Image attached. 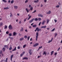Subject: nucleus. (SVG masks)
Listing matches in <instances>:
<instances>
[{
    "instance_id": "obj_9",
    "label": "nucleus",
    "mask_w": 62,
    "mask_h": 62,
    "mask_svg": "<svg viewBox=\"0 0 62 62\" xmlns=\"http://www.w3.org/2000/svg\"><path fill=\"white\" fill-rule=\"evenodd\" d=\"M22 59L23 60H27V59H28V58L27 57H24Z\"/></svg>"
},
{
    "instance_id": "obj_28",
    "label": "nucleus",
    "mask_w": 62,
    "mask_h": 62,
    "mask_svg": "<svg viewBox=\"0 0 62 62\" xmlns=\"http://www.w3.org/2000/svg\"><path fill=\"white\" fill-rule=\"evenodd\" d=\"M16 33L15 32H14L13 33V36H15L16 35Z\"/></svg>"
},
{
    "instance_id": "obj_2",
    "label": "nucleus",
    "mask_w": 62,
    "mask_h": 62,
    "mask_svg": "<svg viewBox=\"0 0 62 62\" xmlns=\"http://www.w3.org/2000/svg\"><path fill=\"white\" fill-rule=\"evenodd\" d=\"M36 29L37 30V32L41 31V29L39 28L38 27L36 28Z\"/></svg>"
},
{
    "instance_id": "obj_46",
    "label": "nucleus",
    "mask_w": 62,
    "mask_h": 62,
    "mask_svg": "<svg viewBox=\"0 0 62 62\" xmlns=\"http://www.w3.org/2000/svg\"><path fill=\"white\" fill-rule=\"evenodd\" d=\"M54 20L55 23H56V22H57V20H56L54 19Z\"/></svg>"
},
{
    "instance_id": "obj_10",
    "label": "nucleus",
    "mask_w": 62,
    "mask_h": 62,
    "mask_svg": "<svg viewBox=\"0 0 62 62\" xmlns=\"http://www.w3.org/2000/svg\"><path fill=\"white\" fill-rule=\"evenodd\" d=\"M13 55L12 54L10 56V58H11V61H12V58H13Z\"/></svg>"
},
{
    "instance_id": "obj_11",
    "label": "nucleus",
    "mask_w": 62,
    "mask_h": 62,
    "mask_svg": "<svg viewBox=\"0 0 62 62\" xmlns=\"http://www.w3.org/2000/svg\"><path fill=\"white\" fill-rule=\"evenodd\" d=\"M38 16L39 17H43V15H41V14H39Z\"/></svg>"
},
{
    "instance_id": "obj_56",
    "label": "nucleus",
    "mask_w": 62,
    "mask_h": 62,
    "mask_svg": "<svg viewBox=\"0 0 62 62\" xmlns=\"http://www.w3.org/2000/svg\"><path fill=\"white\" fill-rule=\"evenodd\" d=\"M42 46H41V47H39V49H41V48H42Z\"/></svg>"
},
{
    "instance_id": "obj_13",
    "label": "nucleus",
    "mask_w": 62,
    "mask_h": 62,
    "mask_svg": "<svg viewBox=\"0 0 62 62\" xmlns=\"http://www.w3.org/2000/svg\"><path fill=\"white\" fill-rule=\"evenodd\" d=\"M16 50V47L14 49L12 50V52H13L14 51H15Z\"/></svg>"
},
{
    "instance_id": "obj_3",
    "label": "nucleus",
    "mask_w": 62,
    "mask_h": 62,
    "mask_svg": "<svg viewBox=\"0 0 62 62\" xmlns=\"http://www.w3.org/2000/svg\"><path fill=\"white\" fill-rule=\"evenodd\" d=\"M12 27L11 25H10L9 26L8 29H10V30H12Z\"/></svg>"
},
{
    "instance_id": "obj_25",
    "label": "nucleus",
    "mask_w": 62,
    "mask_h": 62,
    "mask_svg": "<svg viewBox=\"0 0 62 62\" xmlns=\"http://www.w3.org/2000/svg\"><path fill=\"white\" fill-rule=\"evenodd\" d=\"M47 54V53L46 52V51H45L42 54L44 55V54Z\"/></svg>"
},
{
    "instance_id": "obj_12",
    "label": "nucleus",
    "mask_w": 62,
    "mask_h": 62,
    "mask_svg": "<svg viewBox=\"0 0 62 62\" xmlns=\"http://www.w3.org/2000/svg\"><path fill=\"white\" fill-rule=\"evenodd\" d=\"M53 38H52L51 40L49 41H48V43H50V42H51L52 41V40H53Z\"/></svg>"
},
{
    "instance_id": "obj_60",
    "label": "nucleus",
    "mask_w": 62,
    "mask_h": 62,
    "mask_svg": "<svg viewBox=\"0 0 62 62\" xmlns=\"http://www.w3.org/2000/svg\"><path fill=\"white\" fill-rule=\"evenodd\" d=\"M29 8H31V5H29Z\"/></svg>"
},
{
    "instance_id": "obj_57",
    "label": "nucleus",
    "mask_w": 62,
    "mask_h": 62,
    "mask_svg": "<svg viewBox=\"0 0 62 62\" xmlns=\"http://www.w3.org/2000/svg\"><path fill=\"white\" fill-rule=\"evenodd\" d=\"M26 19H27V18H26V19H24V22H25V21H26Z\"/></svg>"
},
{
    "instance_id": "obj_29",
    "label": "nucleus",
    "mask_w": 62,
    "mask_h": 62,
    "mask_svg": "<svg viewBox=\"0 0 62 62\" xmlns=\"http://www.w3.org/2000/svg\"><path fill=\"white\" fill-rule=\"evenodd\" d=\"M55 36H54V37L56 38V36H57V33H55Z\"/></svg>"
},
{
    "instance_id": "obj_42",
    "label": "nucleus",
    "mask_w": 62,
    "mask_h": 62,
    "mask_svg": "<svg viewBox=\"0 0 62 62\" xmlns=\"http://www.w3.org/2000/svg\"><path fill=\"white\" fill-rule=\"evenodd\" d=\"M9 36H12V34H11V33H9V34H8Z\"/></svg>"
},
{
    "instance_id": "obj_34",
    "label": "nucleus",
    "mask_w": 62,
    "mask_h": 62,
    "mask_svg": "<svg viewBox=\"0 0 62 62\" xmlns=\"http://www.w3.org/2000/svg\"><path fill=\"white\" fill-rule=\"evenodd\" d=\"M13 3H14V0H12L11 1V4H13Z\"/></svg>"
},
{
    "instance_id": "obj_58",
    "label": "nucleus",
    "mask_w": 62,
    "mask_h": 62,
    "mask_svg": "<svg viewBox=\"0 0 62 62\" xmlns=\"http://www.w3.org/2000/svg\"><path fill=\"white\" fill-rule=\"evenodd\" d=\"M47 2V0H44V2L45 3H46Z\"/></svg>"
},
{
    "instance_id": "obj_44",
    "label": "nucleus",
    "mask_w": 62,
    "mask_h": 62,
    "mask_svg": "<svg viewBox=\"0 0 62 62\" xmlns=\"http://www.w3.org/2000/svg\"><path fill=\"white\" fill-rule=\"evenodd\" d=\"M41 22H40L39 23V26H40V24H41Z\"/></svg>"
},
{
    "instance_id": "obj_8",
    "label": "nucleus",
    "mask_w": 62,
    "mask_h": 62,
    "mask_svg": "<svg viewBox=\"0 0 62 62\" xmlns=\"http://www.w3.org/2000/svg\"><path fill=\"white\" fill-rule=\"evenodd\" d=\"M34 18L32 19L30 21L29 23H32V22L33 21H34Z\"/></svg>"
},
{
    "instance_id": "obj_22",
    "label": "nucleus",
    "mask_w": 62,
    "mask_h": 62,
    "mask_svg": "<svg viewBox=\"0 0 62 62\" xmlns=\"http://www.w3.org/2000/svg\"><path fill=\"white\" fill-rule=\"evenodd\" d=\"M26 46V45L25 44L23 46V48H25Z\"/></svg>"
},
{
    "instance_id": "obj_27",
    "label": "nucleus",
    "mask_w": 62,
    "mask_h": 62,
    "mask_svg": "<svg viewBox=\"0 0 62 62\" xmlns=\"http://www.w3.org/2000/svg\"><path fill=\"white\" fill-rule=\"evenodd\" d=\"M10 17H12L13 16H12V13H10Z\"/></svg>"
},
{
    "instance_id": "obj_32",
    "label": "nucleus",
    "mask_w": 62,
    "mask_h": 62,
    "mask_svg": "<svg viewBox=\"0 0 62 62\" xmlns=\"http://www.w3.org/2000/svg\"><path fill=\"white\" fill-rule=\"evenodd\" d=\"M24 38L25 39H27V36L26 35H25L24 36Z\"/></svg>"
},
{
    "instance_id": "obj_49",
    "label": "nucleus",
    "mask_w": 62,
    "mask_h": 62,
    "mask_svg": "<svg viewBox=\"0 0 62 62\" xmlns=\"http://www.w3.org/2000/svg\"><path fill=\"white\" fill-rule=\"evenodd\" d=\"M2 54V51L1 50L0 51V54Z\"/></svg>"
},
{
    "instance_id": "obj_48",
    "label": "nucleus",
    "mask_w": 62,
    "mask_h": 62,
    "mask_svg": "<svg viewBox=\"0 0 62 62\" xmlns=\"http://www.w3.org/2000/svg\"><path fill=\"white\" fill-rule=\"evenodd\" d=\"M56 8H58L59 7V5H58L56 6Z\"/></svg>"
},
{
    "instance_id": "obj_6",
    "label": "nucleus",
    "mask_w": 62,
    "mask_h": 62,
    "mask_svg": "<svg viewBox=\"0 0 62 62\" xmlns=\"http://www.w3.org/2000/svg\"><path fill=\"white\" fill-rule=\"evenodd\" d=\"M45 22H46V21L45 20H43V22H42V24L43 25Z\"/></svg>"
},
{
    "instance_id": "obj_37",
    "label": "nucleus",
    "mask_w": 62,
    "mask_h": 62,
    "mask_svg": "<svg viewBox=\"0 0 62 62\" xmlns=\"http://www.w3.org/2000/svg\"><path fill=\"white\" fill-rule=\"evenodd\" d=\"M34 20L35 21H38V18H35V19H34Z\"/></svg>"
},
{
    "instance_id": "obj_36",
    "label": "nucleus",
    "mask_w": 62,
    "mask_h": 62,
    "mask_svg": "<svg viewBox=\"0 0 62 62\" xmlns=\"http://www.w3.org/2000/svg\"><path fill=\"white\" fill-rule=\"evenodd\" d=\"M2 1L4 2V3H7V1L5 0H2Z\"/></svg>"
},
{
    "instance_id": "obj_18",
    "label": "nucleus",
    "mask_w": 62,
    "mask_h": 62,
    "mask_svg": "<svg viewBox=\"0 0 62 62\" xmlns=\"http://www.w3.org/2000/svg\"><path fill=\"white\" fill-rule=\"evenodd\" d=\"M21 29L20 30V32H22V31H23V27L21 28Z\"/></svg>"
},
{
    "instance_id": "obj_51",
    "label": "nucleus",
    "mask_w": 62,
    "mask_h": 62,
    "mask_svg": "<svg viewBox=\"0 0 62 62\" xmlns=\"http://www.w3.org/2000/svg\"><path fill=\"white\" fill-rule=\"evenodd\" d=\"M60 49V47H59L57 50V51H59V50Z\"/></svg>"
},
{
    "instance_id": "obj_41",
    "label": "nucleus",
    "mask_w": 62,
    "mask_h": 62,
    "mask_svg": "<svg viewBox=\"0 0 62 62\" xmlns=\"http://www.w3.org/2000/svg\"><path fill=\"white\" fill-rule=\"evenodd\" d=\"M41 55L40 56H38L37 58H39L40 57H41Z\"/></svg>"
},
{
    "instance_id": "obj_63",
    "label": "nucleus",
    "mask_w": 62,
    "mask_h": 62,
    "mask_svg": "<svg viewBox=\"0 0 62 62\" xmlns=\"http://www.w3.org/2000/svg\"><path fill=\"white\" fill-rule=\"evenodd\" d=\"M4 9H7V8H4Z\"/></svg>"
},
{
    "instance_id": "obj_53",
    "label": "nucleus",
    "mask_w": 62,
    "mask_h": 62,
    "mask_svg": "<svg viewBox=\"0 0 62 62\" xmlns=\"http://www.w3.org/2000/svg\"><path fill=\"white\" fill-rule=\"evenodd\" d=\"M17 49H20V46H18Z\"/></svg>"
},
{
    "instance_id": "obj_59",
    "label": "nucleus",
    "mask_w": 62,
    "mask_h": 62,
    "mask_svg": "<svg viewBox=\"0 0 62 62\" xmlns=\"http://www.w3.org/2000/svg\"><path fill=\"white\" fill-rule=\"evenodd\" d=\"M29 19H30V18H31V16H29Z\"/></svg>"
},
{
    "instance_id": "obj_16",
    "label": "nucleus",
    "mask_w": 62,
    "mask_h": 62,
    "mask_svg": "<svg viewBox=\"0 0 62 62\" xmlns=\"http://www.w3.org/2000/svg\"><path fill=\"white\" fill-rule=\"evenodd\" d=\"M51 13V11H49L48 12H47L46 13V14H50Z\"/></svg>"
},
{
    "instance_id": "obj_62",
    "label": "nucleus",
    "mask_w": 62,
    "mask_h": 62,
    "mask_svg": "<svg viewBox=\"0 0 62 62\" xmlns=\"http://www.w3.org/2000/svg\"><path fill=\"white\" fill-rule=\"evenodd\" d=\"M32 38H31L30 39V41H32Z\"/></svg>"
},
{
    "instance_id": "obj_30",
    "label": "nucleus",
    "mask_w": 62,
    "mask_h": 62,
    "mask_svg": "<svg viewBox=\"0 0 62 62\" xmlns=\"http://www.w3.org/2000/svg\"><path fill=\"white\" fill-rule=\"evenodd\" d=\"M25 10H26L27 12H29V10L27 8H26Z\"/></svg>"
},
{
    "instance_id": "obj_15",
    "label": "nucleus",
    "mask_w": 62,
    "mask_h": 62,
    "mask_svg": "<svg viewBox=\"0 0 62 62\" xmlns=\"http://www.w3.org/2000/svg\"><path fill=\"white\" fill-rule=\"evenodd\" d=\"M30 51L29 52V53L30 54V55L32 54L31 51H32V50L31 49L30 50H29Z\"/></svg>"
},
{
    "instance_id": "obj_54",
    "label": "nucleus",
    "mask_w": 62,
    "mask_h": 62,
    "mask_svg": "<svg viewBox=\"0 0 62 62\" xmlns=\"http://www.w3.org/2000/svg\"><path fill=\"white\" fill-rule=\"evenodd\" d=\"M9 7H8L6 8V9H9Z\"/></svg>"
},
{
    "instance_id": "obj_39",
    "label": "nucleus",
    "mask_w": 62,
    "mask_h": 62,
    "mask_svg": "<svg viewBox=\"0 0 62 62\" xmlns=\"http://www.w3.org/2000/svg\"><path fill=\"white\" fill-rule=\"evenodd\" d=\"M54 30H55V28H54V29H53V30H51V31L52 32H53V31H54Z\"/></svg>"
},
{
    "instance_id": "obj_52",
    "label": "nucleus",
    "mask_w": 62,
    "mask_h": 62,
    "mask_svg": "<svg viewBox=\"0 0 62 62\" xmlns=\"http://www.w3.org/2000/svg\"><path fill=\"white\" fill-rule=\"evenodd\" d=\"M27 2H28V0H27L25 1V3H27Z\"/></svg>"
},
{
    "instance_id": "obj_33",
    "label": "nucleus",
    "mask_w": 62,
    "mask_h": 62,
    "mask_svg": "<svg viewBox=\"0 0 62 62\" xmlns=\"http://www.w3.org/2000/svg\"><path fill=\"white\" fill-rule=\"evenodd\" d=\"M3 23L1 22V23H0V26H2V25H3Z\"/></svg>"
},
{
    "instance_id": "obj_55",
    "label": "nucleus",
    "mask_w": 62,
    "mask_h": 62,
    "mask_svg": "<svg viewBox=\"0 0 62 62\" xmlns=\"http://www.w3.org/2000/svg\"><path fill=\"white\" fill-rule=\"evenodd\" d=\"M36 12V10H35L33 12H32V13H35Z\"/></svg>"
},
{
    "instance_id": "obj_20",
    "label": "nucleus",
    "mask_w": 62,
    "mask_h": 62,
    "mask_svg": "<svg viewBox=\"0 0 62 62\" xmlns=\"http://www.w3.org/2000/svg\"><path fill=\"white\" fill-rule=\"evenodd\" d=\"M46 21H47V23H48L49 22V21H50V20L49 19H47L46 20Z\"/></svg>"
},
{
    "instance_id": "obj_50",
    "label": "nucleus",
    "mask_w": 62,
    "mask_h": 62,
    "mask_svg": "<svg viewBox=\"0 0 62 62\" xmlns=\"http://www.w3.org/2000/svg\"><path fill=\"white\" fill-rule=\"evenodd\" d=\"M31 10H32L33 9V7H31L30 8Z\"/></svg>"
},
{
    "instance_id": "obj_4",
    "label": "nucleus",
    "mask_w": 62,
    "mask_h": 62,
    "mask_svg": "<svg viewBox=\"0 0 62 62\" xmlns=\"http://www.w3.org/2000/svg\"><path fill=\"white\" fill-rule=\"evenodd\" d=\"M25 53V52H23V53H22L20 54V56H21V57H22V56H23V55Z\"/></svg>"
},
{
    "instance_id": "obj_40",
    "label": "nucleus",
    "mask_w": 62,
    "mask_h": 62,
    "mask_svg": "<svg viewBox=\"0 0 62 62\" xmlns=\"http://www.w3.org/2000/svg\"><path fill=\"white\" fill-rule=\"evenodd\" d=\"M8 58H6V60L4 61L6 62H7V60H8Z\"/></svg>"
},
{
    "instance_id": "obj_14",
    "label": "nucleus",
    "mask_w": 62,
    "mask_h": 62,
    "mask_svg": "<svg viewBox=\"0 0 62 62\" xmlns=\"http://www.w3.org/2000/svg\"><path fill=\"white\" fill-rule=\"evenodd\" d=\"M4 47H6L8 49V47L7 45H4Z\"/></svg>"
},
{
    "instance_id": "obj_5",
    "label": "nucleus",
    "mask_w": 62,
    "mask_h": 62,
    "mask_svg": "<svg viewBox=\"0 0 62 62\" xmlns=\"http://www.w3.org/2000/svg\"><path fill=\"white\" fill-rule=\"evenodd\" d=\"M46 26H42L41 27V28H46Z\"/></svg>"
},
{
    "instance_id": "obj_43",
    "label": "nucleus",
    "mask_w": 62,
    "mask_h": 62,
    "mask_svg": "<svg viewBox=\"0 0 62 62\" xmlns=\"http://www.w3.org/2000/svg\"><path fill=\"white\" fill-rule=\"evenodd\" d=\"M9 50H12V47H10L9 48Z\"/></svg>"
},
{
    "instance_id": "obj_1",
    "label": "nucleus",
    "mask_w": 62,
    "mask_h": 62,
    "mask_svg": "<svg viewBox=\"0 0 62 62\" xmlns=\"http://www.w3.org/2000/svg\"><path fill=\"white\" fill-rule=\"evenodd\" d=\"M36 41H37L38 39V36H39V33L38 32H37L36 34Z\"/></svg>"
},
{
    "instance_id": "obj_47",
    "label": "nucleus",
    "mask_w": 62,
    "mask_h": 62,
    "mask_svg": "<svg viewBox=\"0 0 62 62\" xmlns=\"http://www.w3.org/2000/svg\"><path fill=\"white\" fill-rule=\"evenodd\" d=\"M57 53L55 52V54H54V55H55V56H56V54H57Z\"/></svg>"
},
{
    "instance_id": "obj_45",
    "label": "nucleus",
    "mask_w": 62,
    "mask_h": 62,
    "mask_svg": "<svg viewBox=\"0 0 62 62\" xmlns=\"http://www.w3.org/2000/svg\"><path fill=\"white\" fill-rule=\"evenodd\" d=\"M9 33V32H8V31H7L6 32V34H8Z\"/></svg>"
},
{
    "instance_id": "obj_7",
    "label": "nucleus",
    "mask_w": 62,
    "mask_h": 62,
    "mask_svg": "<svg viewBox=\"0 0 62 62\" xmlns=\"http://www.w3.org/2000/svg\"><path fill=\"white\" fill-rule=\"evenodd\" d=\"M38 45H39V43H37L34 45L33 47H36L37 46H38Z\"/></svg>"
},
{
    "instance_id": "obj_26",
    "label": "nucleus",
    "mask_w": 62,
    "mask_h": 62,
    "mask_svg": "<svg viewBox=\"0 0 62 62\" xmlns=\"http://www.w3.org/2000/svg\"><path fill=\"white\" fill-rule=\"evenodd\" d=\"M39 0H37V1L36 0L34 1V2H35V3H38V2H39Z\"/></svg>"
},
{
    "instance_id": "obj_19",
    "label": "nucleus",
    "mask_w": 62,
    "mask_h": 62,
    "mask_svg": "<svg viewBox=\"0 0 62 62\" xmlns=\"http://www.w3.org/2000/svg\"><path fill=\"white\" fill-rule=\"evenodd\" d=\"M2 50L4 51V52H5V50H6V48L5 47H3L2 48Z\"/></svg>"
},
{
    "instance_id": "obj_23",
    "label": "nucleus",
    "mask_w": 62,
    "mask_h": 62,
    "mask_svg": "<svg viewBox=\"0 0 62 62\" xmlns=\"http://www.w3.org/2000/svg\"><path fill=\"white\" fill-rule=\"evenodd\" d=\"M32 27H35V28H36V27H37V25L35 24L33 25Z\"/></svg>"
},
{
    "instance_id": "obj_21",
    "label": "nucleus",
    "mask_w": 62,
    "mask_h": 62,
    "mask_svg": "<svg viewBox=\"0 0 62 62\" xmlns=\"http://www.w3.org/2000/svg\"><path fill=\"white\" fill-rule=\"evenodd\" d=\"M8 28V26L5 25V27H4V29H7Z\"/></svg>"
},
{
    "instance_id": "obj_31",
    "label": "nucleus",
    "mask_w": 62,
    "mask_h": 62,
    "mask_svg": "<svg viewBox=\"0 0 62 62\" xmlns=\"http://www.w3.org/2000/svg\"><path fill=\"white\" fill-rule=\"evenodd\" d=\"M53 53H54V51H52L51 52V55H52L53 54Z\"/></svg>"
},
{
    "instance_id": "obj_24",
    "label": "nucleus",
    "mask_w": 62,
    "mask_h": 62,
    "mask_svg": "<svg viewBox=\"0 0 62 62\" xmlns=\"http://www.w3.org/2000/svg\"><path fill=\"white\" fill-rule=\"evenodd\" d=\"M14 7L15 9H17L18 8V6H14Z\"/></svg>"
},
{
    "instance_id": "obj_17",
    "label": "nucleus",
    "mask_w": 62,
    "mask_h": 62,
    "mask_svg": "<svg viewBox=\"0 0 62 62\" xmlns=\"http://www.w3.org/2000/svg\"><path fill=\"white\" fill-rule=\"evenodd\" d=\"M23 39H24L23 38H20L19 39V40L20 41H22V40H23Z\"/></svg>"
},
{
    "instance_id": "obj_61",
    "label": "nucleus",
    "mask_w": 62,
    "mask_h": 62,
    "mask_svg": "<svg viewBox=\"0 0 62 62\" xmlns=\"http://www.w3.org/2000/svg\"><path fill=\"white\" fill-rule=\"evenodd\" d=\"M6 40V41H8V39H7Z\"/></svg>"
},
{
    "instance_id": "obj_35",
    "label": "nucleus",
    "mask_w": 62,
    "mask_h": 62,
    "mask_svg": "<svg viewBox=\"0 0 62 62\" xmlns=\"http://www.w3.org/2000/svg\"><path fill=\"white\" fill-rule=\"evenodd\" d=\"M38 20H39V21H41V18H38Z\"/></svg>"
},
{
    "instance_id": "obj_64",
    "label": "nucleus",
    "mask_w": 62,
    "mask_h": 62,
    "mask_svg": "<svg viewBox=\"0 0 62 62\" xmlns=\"http://www.w3.org/2000/svg\"><path fill=\"white\" fill-rule=\"evenodd\" d=\"M1 54L2 55V56H4V54H3V53H2Z\"/></svg>"
},
{
    "instance_id": "obj_38",
    "label": "nucleus",
    "mask_w": 62,
    "mask_h": 62,
    "mask_svg": "<svg viewBox=\"0 0 62 62\" xmlns=\"http://www.w3.org/2000/svg\"><path fill=\"white\" fill-rule=\"evenodd\" d=\"M30 39V36H29L27 38V39L28 41H29V40Z\"/></svg>"
}]
</instances>
